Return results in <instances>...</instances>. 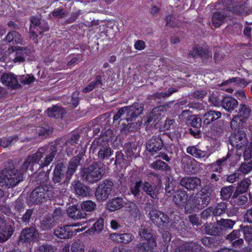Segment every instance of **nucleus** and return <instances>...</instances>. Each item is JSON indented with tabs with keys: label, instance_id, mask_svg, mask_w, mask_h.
Segmentation results:
<instances>
[{
	"label": "nucleus",
	"instance_id": "obj_60",
	"mask_svg": "<svg viewBox=\"0 0 252 252\" xmlns=\"http://www.w3.org/2000/svg\"><path fill=\"white\" fill-rule=\"evenodd\" d=\"M241 232H243L246 240L249 241L252 240V227L245 226Z\"/></svg>",
	"mask_w": 252,
	"mask_h": 252
},
{
	"label": "nucleus",
	"instance_id": "obj_29",
	"mask_svg": "<svg viewBox=\"0 0 252 252\" xmlns=\"http://www.w3.org/2000/svg\"><path fill=\"white\" fill-rule=\"evenodd\" d=\"M147 150L154 154L162 147V142L160 139H154L148 141L146 144Z\"/></svg>",
	"mask_w": 252,
	"mask_h": 252
},
{
	"label": "nucleus",
	"instance_id": "obj_51",
	"mask_svg": "<svg viewBox=\"0 0 252 252\" xmlns=\"http://www.w3.org/2000/svg\"><path fill=\"white\" fill-rule=\"evenodd\" d=\"M252 170V161L249 162H245L242 163L240 166L238 171L247 174Z\"/></svg>",
	"mask_w": 252,
	"mask_h": 252
},
{
	"label": "nucleus",
	"instance_id": "obj_56",
	"mask_svg": "<svg viewBox=\"0 0 252 252\" xmlns=\"http://www.w3.org/2000/svg\"><path fill=\"white\" fill-rule=\"evenodd\" d=\"M104 219L102 218H99L96 222L94 224L93 226L91 228L95 231H101L104 226Z\"/></svg>",
	"mask_w": 252,
	"mask_h": 252
},
{
	"label": "nucleus",
	"instance_id": "obj_42",
	"mask_svg": "<svg viewBox=\"0 0 252 252\" xmlns=\"http://www.w3.org/2000/svg\"><path fill=\"white\" fill-rule=\"evenodd\" d=\"M55 222L53 217H51L50 215H47L43 218L41 221V224L44 229H49L52 228Z\"/></svg>",
	"mask_w": 252,
	"mask_h": 252
},
{
	"label": "nucleus",
	"instance_id": "obj_5",
	"mask_svg": "<svg viewBox=\"0 0 252 252\" xmlns=\"http://www.w3.org/2000/svg\"><path fill=\"white\" fill-rule=\"evenodd\" d=\"M54 197V189L51 186H37L32 191L30 200L34 204L42 202L47 199L51 200Z\"/></svg>",
	"mask_w": 252,
	"mask_h": 252
},
{
	"label": "nucleus",
	"instance_id": "obj_52",
	"mask_svg": "<svg viewBox=\"0 0 252 252\" xmlns=\"http://www.w3.org/2000/svg\"><path fill=\"white\" fill-rule=\"evenodd\" d=\"M233 192V187L231 186L223 188L221 189L220 194L223 199L230 198Z\"/></svg>",
	"mask_w": 252,
	"mask_h": 252
},
{
	"label": "nucleus",
	"instance_id": "obj_6",
	"mask_svg": "<svg viewBox=\"0 0 252 252\" xmlns=\"http://www.w3.org/2000/svg\"><path fill=\"white\" fill-rule=\"evenodd\" d=\"M139 235L141 239L145 241L140 244L141 249L148 251L157 246L155 235L150 229L148 223L142 225L139 230Z\"/></svg>",
	"mask_w": 252,
	"mask_h": 252
},
{
	"label": "nucleus",
	"instance_id": "obj_35",
	"mask_svg": "<svg viewBox=\"0 0 252 252\" xmlns=\"http://www.w3.org/2000/svg\"><path fill=\"white\" fill-rule=\"evenodd\" d=\"M5 40L12 44L21 43L22 39L21 34L15 31H12L9 32L5 36Z\"/></svg>",
	"mask_w": 252,
	"mask_h": 252
},
{
	"label": "nucleus",
	"instance_id": "obj_37",
	"mask_svg": "<svg viewBox=\"0 0 252 252\" xmlns=\"http://www.w3.org/2000/svg\"><path fill=\"white\" fill-rule=\"evenodd\" d=\"M115 136L114 135L113 131L110 128L103 129L101 133L100 136L97 139H101L103 141L107 142V143L109 142L112 143L114 139Z\"/></svg>",
	"mask_w": 252,
	"mask_h": 252
},
{
	"label": "nucleus",
	"instance_id": "obj_24",
	"mask_svg": "<svg viewBox=\"0 0 252 252\" xmlns=\"http://www.w3.org/2000/svg\"><path fill=\"white\" fill-rule=\"evenodd\" d=\"M68 216L73 220H79L88 217L87 213L82 212L80 209L77 208L75 206H72L67 210Z\"/></svg>",
	"mask_w": 252,
	"mask_h": 252
},
{
	"label": "nucleus",
	"instance_id": "obj_28",
	"mask_svg": "<svg viewBox=\"0 0 252 252\" xmlns=\"http://www.w3.org/2000/svg\"><path fill=\"white\" fill-rule=\"evenodd\" d=\"M124 206V201L122 198L117 197L112 198L107 203V208L111 212L118 210Z\"/></svg>",
	"mask_w": 252,
	"mask_h": 252
},
{
	"label": "nucleus",
	"instance_id": "obj_25",
	"mask_svg": "<svg viewBox=\"0 0 252 252\" xmlns=\"http://www.w3.org/2000/svg\"><path fill=\"white\" fill-rule=\"evenodd\" d=\"M143 110V107L141 103H134L132 105L127 107V117L131 118L137 117L141 114ZM130 118L127 117V121Z\"/></svg>",
	"mask_w": 252,
	"mask_h": 252
},
{
	"label": "nucleus",
	"instance_id": "obj_19",
	"mask_svg": "<svg viewBox=\"0 0 252 252\" xmlns=\"http://www.w3.org/2000/svg\"><path fill=\"white\" fill-rule=\"evenodd\" d=\"M164 108L163 106H160L156 107L153 109L152 111L150 114L146 123L149 124L153 121V125L156 126L161 118L164 115Z\"/></svg>",
	"mask_w": 252,
	"mask_h": 252
},
{
	"label": "nucleus",
	"instance_id": "obj_22",
	"mask_svg": "<svg viewBox=\"0 0 252 252\" xmlns=\"http://www.w3.org/2000/svg\"><path fill=\"white\" fill-rule=\"evenodd\" d=\"M237 100L230 96L224 97L221 101L222 107L229 112H232L238 106Z\"/></svg>",
	"mask_w": 252,
	"mask_h": 252
},
{
	"label": "nucleus",
	"instance_id": "obj_3",
	"mask_svg": "<svg viewBox=\"0 0 252 252\" xmlns=\"http://www.w3.org/2000/svg\"><path fill=\"white\" fill-rule=\"evenodd\" d=\"M80 138V135L77 133H74L71 137L66 141H63L62 138H57L53 142L49 143L44 146H53L56 150L55 157L58 150H62L65 146V152L68 157L72 156L77 152V144Z\"/></svg>",
	"mask_w": 252,
	"mask_h": 252
},
{
	"label": "nucleus",
	"instance_id": "obj_61",
	"mask_svg": "<svg viewBox=\"0 0 252 252\" xmlns=\"http://www.w3.org/2000/svg\"><path fill=\"white\" fill-rule=\"evenodd\" d=\"M15 210L20 213L24 209V200L22 199H17L14 204Z\"/></svg>",
	"mask_w": 252,
	"mask_h": 252
},
{
	"label": "nucleus",
	"instance_id": "obj_49",
	"mask_svg": "<svg viewBox=\"0 0 252 252\" xmlns=\"http://www.w3.org/2000/svg\"><path fill=\"white\" fill-rule=\"evenodd\" d=\"M72 252H84L85 246L79 240L74 241L71 248Z\"/></svg>",
	"mask_w": 252,
	"mask_h": 252
},
{
	"label": "nucleus",
	"instance_id": "obj_27",
	"mask_svg": "<svg viewBox=\"0 0 252 252\" xmlns=\"http://www.w3.org/2000/svg\"><path fill=\"white\" fill-rule=\"evenodd\" d=\"M75 194L83 197L87 196L89 194L90 188L80 181H76L74 184Z\"/></svg>",
	"mask_w": 252,
	"mask_h": 252
},
{
	"label": "nucleus",
	"instance_id": "obj_23",
	"mask_svg": "<svg viewBox=\"0 0 252 252\" xmlns=\"http://www.w3.org/2000/svg\"><path fill=\"white\" fill-rule=\"evenodd\" d=\"M188 194L186 191L178 190L175 192L173 196V201L178 206H184L188 202Z\"/></svg>",
	"mask_w": 252,
	"mask_h": 252
},
{
	"label": "nucleus",
	"instance_id": "obj_54",
	"mask_svg": "<svg viewBox=\"0 0 252 252\" xmlns=\"http://www.w3.org/2000/svg\"><path fill=\"white\" fill-rule=\"evenodd\" d=\"M126 233H113L110 235V238L117 243H123L125 240Z\"/></svg>",
	"mask_w": 252,
	"mask_h": 252
},
{
	"label": "nucleus",
	"instance_id": "obj_7",
	"mask_svg": "<svg viewBox=\"0 0 252 252\" xmlns=\"http://www.w3.org/2000/svg\"><path fill=\"white\" fill-rule=\"evenodd\" d=\"M30 34L31 38L34 42H37V37L49 30V26L47 22H41L40 19L32 17L30 20Z\"/></svg>",
	"mask_w": 252,
	"mask_h": 252
},
{
	"label": "nucleus",
	"instance_id": "obj_20",
	"mask_svg": "<svg viewBox=\"0 0 252 252\" xmlns=\"http://www.w3.org/2000/svg\"><path fill=\"white\" fill-rule=\"evenodd\" d=\"M1 80L2 83L5 84L8 87L17 89L20 87L17 78L11 72L3 74L1 77Z\"/></svg>",
	"mask_w": 252,
	"mask_h": 252
},
{
	"label": "nucleus",
	"instance_id": "obj_13",
	"mask_svg": "<svg viewBox=\"0 0 252 252\" xmlns=\"http://www.w3.org/2000/svg\"><path fill=\"white\" fill-rule=\"evenodd\" d=\"M235 224V221L228 219H221L217 222V226L213 227L209 231L208 234L211 235H219L220 233V229H232Z\"/></svg>",
	"mask_w": 252,
	"mask_h": 252
},
{
	"label": "nucleus",
	"instance_id": "obj_17",
	"mask_svg": "<svg viewBox=\"0 0 252 252\" xmlns=\"http://www.w3.org/2000/svg\"><path fill=\"white\" fill-rule=\"evenodd\" d=\"M180 184L189 190H194L200 186L201 181L196 177H186L181 179Z\"/></svg>",
	"mask_w": 252,
	"mask_h": 252
},
{
	"label": "nucleus",
	"instance_id": "obj_41",
	"mask_svg": "<svg viewBox=\"0 0 252 252\" xmlns=\"http://www.w3.org/2000/svg\"><path fill=\"white\" fill-rule=\"evenodd\" d=\"M235 83L240 87L244 88L246 87L248 84L251 83V81L249 80H246L243 78L236 77L233 78L229 80H228L222 83L223 85H225L228 83Z\"/></svg>",
	"mask_w": 252,
	"mask_h": 252
},
{
	"label": "nucleus",
	"instance_id": "obj_14",
	"mask_svg": "<svg viewBox=\"0 0 252 252\" xmlns=\"http://www.w3.org/2000/svg\"><path fill=\"white\" fill-rule=\"evenodd\" d=\"M13 233L12 226L0 219V242L6 241Z\"/></svg>",
	"mask_w": 252,
	"mask_h": 252
},
{
	"label": "nucleus",
	"instance_id": "obj_18",
	"mask_svg": "<svg viewBox=\"0 0 252 252\" xmlns=\"http://www.w3.org/2000/svg\"><path fill=\"white\" fill-rule=\"evenodd\" d=\"M151 220L156 225H161L168 222V218L162 212L158 210H152L149 213Z\"/></svg>",
	"mask_w": 252,
	"mask_h": 252
},
{
	"label": "nucleus",
	"instance_id": "obj_11",
	"mask_svg": "<svg viewBox=\"0 0 252 252\" xmlns=\"http://www.w3.org/2000/svg\"><path fill=\"white\" fill-rule=\"evenodd\" d=\"M66 168L65 164L61 161H58L55 164L52 178L53 182L61 184L62 183H69L66 178Z\"/></svg>",
	"mask_w": 252,
	"mask_h": 252
},
{
	"label": "nucleus",
	"instance_id": "obj_32",
	"mask_svg": "<svg viewBox=\"0 0 252 252\" xmlns=\"http://www.w3.org/2000/svg\"><path fill=\"white\" fill-rule=\"evenodd\" d=\"M187 152L196 158H208L211 154L207 151H202L197 149L195 146L189 147L187 149Z\"/></svg>",
	"mask_w": 252,
	"mask_h": 252
},
{
	"label": "nucleus",
	"instance_id": "obj_21",
	"mask_svg": "<svg viewBox=\"0 0 252 252\" xmlns=\"http://www.w3.org/2000/svg\"><path fill=\"white\" fill-rule=\"evenodd\" d=\"M46 112L48 117L55 119L63 118L66 113V110L63 107L58 105L48 108Z\"/></svg>",
	"mask_w": 252,
	"mask_h": 252
},
{
	"label": "nucleus",
	"instance_id": "obj_34",
	"mask_svg": "<svg viewBox=\"0 0 252 252\" xmlns=\"http://www.w3.org/2000/svg\"><path fill=\"white\" fill-rule=\"evenodd\" d=\"M251 115L252 110L249 106L243 103L239 105L237 116L246 121L251 117Z\"/></svg>",
	"mask_w": 252,
	"mask_h": 252
},
{
	"label": "nucleus",
	"instance_id": "obj_57",
	"mask_svg": "<svg viewBox=\"0 0 252 252\" xmlns=\"http://www.w3.org/2000/svg\"><path fill=\"white\" fill-rule=\"evenodd\" d=\"M230 157V154L229 153L227 154L226 157H224L216 161V162L213 163V166H220L221 167V169H223L224 166L226 165V160Z\"/></svg>",
	"mask_w": 252,
	"mask_h": 252
},
{
	"label": "nucleus",
	"instance_id": "obj_63",
	"mask_svg": "<svg viewBox=\"0 0 252 252\" xmlns=\"http://www.w3.org/2000/svg\"><path fill=\"white\" fill-rule=\"evenodd\" d=\"M207 94V92L205 91H196L192 94H189L190 98H203Z\"/></svg>",
	"mask_w": 252,
	"mask_h": 252
},
{
	"label": "nucleus",
	"instance_id": "obj_64",
	"mask_svg": "<svg viewBox=\"0 0 252 252\" xmlns=\"http://www.w3.org/2000/svg\"><path fill=\"white\" fill-rule=\"evenodd\" d=\"M39 252H55L54 248L50 245L43 244L39 247Z\"/></svg>",
	"mask_w": 252,
	"mask_h": 252
},
{
	"label": "nucleus",
	"instance_id": "obj_53",
	"mask_svg": "<svg viewBox=\"0 0 252 252\" xmlns=\"http://www.w3.org/2000/svg\"><path fill=\"white\" fill-rule=\"evenodd\" d=\"M52 14L54 17L58 18H63L66 17L68 14L67 12L64 11L63 8L61 7L55 9Z\"/></svg>",
	"mask_w": 252,
	"mask_h": 252
},
{
	"label": "nucleus",
	"instance_id": "obj_43",
	"mask_svg": "<svg viewBox=\"0 0 252 252\" xmlns=\"http://www.w3.org/2000/svg\"><path fill=\"white\" fill-rule=\"evenodd\" d=\"M240 230H235L232 232L227 236V239L230 241H234L233 242L234 245H240L243 242L242 239H236L238 238L240 235Z\"/></svg>",
	"mask_w": 252,
	"mask_h": 252
},
{
	"label": "nucleus",
	"instance_id": "obj_1",
	"mask_svg": "<svg viewBox=\"0 0 252 252\" xmlns=\"http://www.w3.org/2000/svg\"><path fill=\"white\" fill-rule=\"evenodd\" d=\"M55 151L53 146H43L36 153L28 157L21 169H16L14 167L4 168L0 171V184L8 188H13L23 180L24 172L30 170L34 172L31 180L34 185L51 186L49 177L50 169L45 171L44 168L53 161Z\"/></svg>",
	"mask_w": 252,
	"mask_h": 252
},
{
	"label": "nucleus",
	"instance_id": "obj_39",
	"mask_svg": "<svg viewBox=\"0 0 252 252\" xmlns=\"http://www.w3.org/2000/svg\"><path fill=\"white\" fill-rule=\"evenodd\" d=\"M96 204L94 202L88 200L84 201L80 204V210L82 212H91L94 211L96 208Z\"/></svg>",
	"mask_w": 252,
	"mask_h": 252
},
{
	"label": "nucleus",
	"instance_id": "obj_4",
	"mask_svg": "<svg viewBox=\"0 0 252 252\" xmlns=\"http://www.w3.org/2000/svg\"><path fill=\"white\" fill-rule=\"evenodd\" d=\"M210 192L202 190L194 196H190L185 205L186 213H191L206 207L210 200Z\"/></svg>",
	"mask_w": 252,
	"mask_h": 252
},
{
	"label": "nucleus",
	"instance_id": "obj_15",
	"mask_svg": "<svg viewBox=\"0 0 252 252\" xmlns=\"http://www.w3.org/2000/svg\"><path fill=\"white\" fill-rule=\"evenodd\" d=\"M126 110V106L122 107L119 109L113 118V123L115 125L117 128L119 129L121 133H126V123L124 119H120L121 116L124 114Z\"/></svg>",
	"mask_w": 252,
	"mask_h": 252
},
{
	"label": "nucleus",
	"instance_id": "obj_55",
	"mask_svg": "<svg viewBox=\"0 0 252 252\" xmlns=\"http://www.w3.org/2000/svg\"><path fill=\"white\" fill-rule=\"evenodd\" d=\"M143 189L144 191L146 192L152 198H154L157 196L156 194L155 193L153 188L151 186V185L146 182L143 185Z\"/></svg>",
	"mask_w": 252,
	"mask_h": 252
},
{
	"label": "nucleus",
	"instance_id": "obj_2",
	"mask_svg": "<svg viewBox=\"0 0 252 252\" xmlns=\"http://www.w3.org/2000/svg\"><path fill=\"white\" fill-rule=\"evenodd\" d=\"M105 173L104 164L97 161L84 167L81 171V177L84 181L93 184L100 180Z\"/></svg>",
	"mask_w": 252,
	"mask_h": 252
},
{
	"label": "nucleus",
	"instance_id": "obj_31",
	"mask_svg": "<svg viewBox=\"0 0 252 252\" xmlns=\"http://www.w3.org/2000/svg\"><path fill=\"white\" fill-rule=\"evenodd\" d=\"M79 162L75 158H72L70 160L68 163V167L66 170V178L68 180H70L72 176L74 174L77 170L78 165L80 164Z\"/></svg>",
	"mask_w": 252,
	"mask_h": 252
},
{
	"label": "nucleus",
	"instance_id": "obj_33",
	"mask_svg": "<svg viewBox=\"0 0 252 252\" xmlns=\"http://www.w3.org/2000/svg\"><path fill=\"white\" fill-rule=\"evenodd\" d=\"M251 183V180L249 178H246L242 180L237 186L233 194V197L236 198L239 194L246 192Z\"/></svg>",
	"mask_w": 252,
	"mask_h": 252
},
{
	"label": "nucleus",
	"instance_id": "obj_40",
	"mask_svg": "<svg viewBox=\"0 0 252 252\" xmlns=\"http://www.w3.org/2000/svg\"><path fill=\"white\" fill-rule=\"evenodd\" d=\"M246 121L237 116H235L230 122V127L233 130H239L243 128Z\"/></svg>",
	"mask_w": 252,
	"mask_h": 252
},
{
	"label": "nucleus",
	"instance_id": "obj_8",
	"mask_svg": "<svg viewBox=\"0 0 252 252\" xmlns=\"http://www.w3.org/2000/svg\"><path fill=\"white\" fill-rule=\"evenodd\" d=\"M92 147L94 148V151H97L98 158L102 160L109 158L113 152L109 144L103 141L101 139L95 138L93 142Z\"/></svg>",
	"mask_w": 252,
	"mask_h": 252
},
{
	"label": "nucleus",
	"instance_id": "obj_9",
	"mask_svg": "<svg viewBox=\"0 0 252 252\" xmlns=\"http://www.w3.org/2000/svg\"><path fill=\"white\" fill-rule=\"evenodd\" d=\"M114 186L113 182L110 180L105 179L100 182L96 188L95 196L98 201H104L110 195Z\"/></svg>",
	"mask_w": 252,
	"mask_h": 252
},
{
	"label": "nucleus",
	"instance_id": "obj_36",
	"mask_svg": "<svg viewBox=\"0 0 252 252\" xmlns=\"http://www.w3.org/2000/svg\"><path fill=\"white\" fill-rule=\"evenodd\" d=\"M33 210L32 209H28L26 212L20 217H17L16 220L20 224H24L25 225L28 224L30 222L32 216L33 215Z\"/></svg>",
	"mask_w": 252,
	"mask_h": 252
},
{
	"label": "nucleus",
	"instance_id": "obj_47",
	"mask_svg": "<svg viewBox=\"0 0 252 252\" xmlns=\"http://www.w3.org/2000/svg\"><path fill=\"white\" fill-rule=\"evenodd\" d=\"M190 55L194 58L200 56L202 58H207V57H211L212 54L208 51L203 52L202 50L195 47L191 51Z\"/></svg>",
	"mask_w": 252,
	"mask_h": 252
},
{
	"label": "nucleus",
	"instance_id": "obj_50",
	"mask_svg": "<svg viewBox=\"0 0 252 252\" xmlns=\"http://www.w3.org/2000/svg\"><path fill=\"white\" fill-rule=\"evenodd\" d=\"M53 132V130L49 126H42L37 129L39 136L47 137Z\"/></svg>",
	"mask_w": 252,
	"mask_h": 252
},
{
	"label": "nucleus",
	"instance_id": "obj_10",
	"mask_svg": "<svg viewBox=\"0 0 252 252\" xmlns=\"http://www.w3.org/2000/svg\"><path fill=\"white\" fill-rule=\"evenodd\" d=\"M230 141L232 147L237 150L236 155L238 157L237 160H239L242 155V152L239 151H243L248 144L246 134L244 131H239L231 136Z\"/></svg>",
	"mask_w": 252,
	"mask_h": 252
},
{
	"label": "nucleus",
	"instance_id": "obj_48",
	"mask_svg": "<svg viewBox=\"0 0 252 252\" xmlns=\"http://www.w3.org/2000/svg\"><path fill=\"white\" fill-rule=\"evenodd\" d=\"M151 167L155 169H161L164 170H169L170 169V166L165 162L160 160L154 162L151 165Z\"/></svg>",
	"mask_w": 252,
	"mask_h": 252
},
{
	"label": "nucleus",
	"instance_id": "obj_45",
	"mask_svg": "<svg viewBox=\"0 0 252 252\" xmlns=\"http://www.w3.org/2000/svg\"><path fill=\"white\" fill-rule=\"evenodd\" d=\"M26 49L23 47H21L20 49L18 50L15 53V57L13 60L14 62L15 63L24 62L26 57Z\"/></svg>",
	"mask_w": 252,
	"mask_h": 252
},
{
	"label": "nucleus",
	"instance_id": "obj_44",
	"mask_svg": "<svg viewBox=\"0 0 252 252\" xmlns=\"http://www.w3.org/2000/svg\"><path fill=\"white\" fill-rule=\"evenodd\" d=\"M115 158V164L116 166H118L119 165L122 169L123 168L125 169L126 160L125 158V156L121 151L117 152Z\"/></svg>",
	"mask_w": 252,
	"mask_h": 252
},
{
	"label": "nucleus",
	"instance_id": "obj_12",
	"mask_svg": "<svg viewBox=\"0 0 252 252\" xmlns=\"http://www.w3.org/2000/svg\"><path fill=\"white\" fill-rule=\"evenodd\" d=\"M37 230L35 226L26 227L21 232L19 242L22 244H25L27 246L28 245H31V243L35 242L37 240Z\"/></svg>",
	"mask_w": 252,
	"mask_h": 252
},
{
	"label": "nucleus",
	"instance_id": "obj_59",
	"mask_svg": "<svg viewBox=\"0 0 252 252\" xmlns=\"http://www.w3.org/2000/svg\"><path fill=\"white\" fill-rule=\"evenodd\" d=\"M127 208H130V210H128V211L129 212L130 215L131 217L133 218L136 217L138 211L136 205L134 203L131 202L129 204L127 203ZM127 211H128L127 209Z\"/></svg>",
	"mask_w": 252,
	"mask_h": 252
},
{
	"label": "nucleus",
	"instance_id": "obj_16",
	"mask_svg": "<svg viewBox=\"0 0 252 252\" xmlns=\"http://www.w3.org/2000/svg\"><path fill=\"white\" fill-rule=\"evenodd\" d=\"M54 234L61 239H66L71 238L73 235L72 226L63 225L59 226L54 230Z\"/></svg>",
	"mask_w": 252,
	"mask_h": 252
},
{
	"label": "nucleus",
	"instance_id": "obj_62",
	"mask_svg": "<svg viewBox=\"0 0 252 252\" xmlns=\"http://www.w3.org/2000/svg\"><path fill=\"white\" fill-rule=\"evenodd\" d=\"M35 81V78L32 75H29L28 76H23L20 78V82L23 84L29 85Z\"/></svg>",
	"mask_w": 252,
	"mask_h": 252
},
{
	"label": "nucleus",
	"instance_id": "obj_58",
	"mask_svg": "<svg viewBox=\"0 0 252 252\" xmlns=\"http://www.w3.org/2000/svg\"><path fill=\"white\" fill-rule=\"evenodd\" d=\"M79 92L75 91L72 94L70 103L74 108H76L79 103Z\"/></svg>",
	"mask_w": 252,
	"mask_h": 252
},
{
	"label": "nucleus",
	"instance_id": "obj_26",
	"mask_svg": "<svg viewBox=\"0 0 252 252\" xmlns=\"http://www.w3.org/2000/svg\"><path fill=\"white\" fill-rule=\"evenodd\" d=\"M175 252H201V247L196 243L185 244L180 246Z\"/></svg>",
	"mask_w": 252,
	"mask_h": 252
},
{
	"label": "nucleus",
	"instance_id": "obj_46",
	"mask_svg": "<svg viewBox=\"0 0 252 252\" xmlns=\"http://www.w3.org/2000/svg\"><path fill=\"white\" fill-rule=\"evenodd\" d=\"M226 204L224 202L219 203L214 209H213V215L215 216H220L225 212Z\"/></svg>",
	"mask_w": 252,
	"mask_h": 252
},
{
	"label": "nucleus",
	"instance_id": "obj_30",
	"mask_svg": "<svg viewBox=\"0 0 252 252\" xmlns=\"http://www.w3.org/2000/svg\"><path fill=\"white\" fill-rule=\"evenodd\" d=\"M221 114L217 111L210 110L205 113L203 117L204 125H208L214 121L217 120L221 117Z\"/></svg>",
	"mask_w": 252,
	"mask_h": 252
},
{
	"label": "nucleus",
	"instance_id": "obj_38",
	"mask_svg": "<svg viewBox=\"0 0 252 252\" xmlns=\"http://www.w3.org/2000/svg\"><path fill=\"white\" fill-rule=\"evenodd\" d=\"M226 19L224 12H216L212 17V23L215 27H219L222 24Z\"/></svg>",
	"mask_w": 252,
	"mask_h": 252
}]
</instances>
